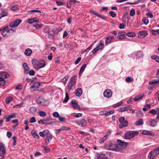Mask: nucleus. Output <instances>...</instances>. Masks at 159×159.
<instances>
[{"label":"nucleus","mask_w":159,"mask_h":159,"mask_svg":"<svg viewBox=\"0 0 159 159\" xmlns=\"http://www.w3.org/2000/svg\"><path fill=\"white\" fill-rule=\"evenodd\" d=\"M117 150L118 151L123 150L127 147L128 143L125 142L124 141H121L120 139L117 140Z\"/></svg>","instance_id":"1"},{"label":"nucleus","mask_w":159,"mask_h":159,"mask_svg":"<svg viewBox=\"0 0 159 159\" xmlns=\"http://www.w3.org/2000/svg\"><path fill=\"white\" fill-rule=\"evenodd\" d=\"M9 76L8 74L5 72H0V85L3 86L6 84L4 79Z\"/></svg>","instance_id":"2"},{"label":"nucleus","mask_w":159,"mask_h":159,"mask_svg":"<svg viewBox=\"0 0 159 159\" xmlns=\"http://www.w3.org/2000/svg\"><path fill=\"white\" fill-rule=\"evenodd\" d=\"M139 133L137 131H130L127 132L124 134V137L126 139H130L133 138L135 135L139 134Z\"/></svg>","instance_id":"3"},{"label":"nucleus","mask_w":159,"mask_h":159,"mask_svg":"<svg viewBox=\"0 0 159 159\" xmlns=\"http://www.w3.org/2000/svg\"><path fill=\"white\" fill-rule=\"evenodd\" d=\"M76 75H73L70 78V81L68 83L67 88L69 91L70 90L72 87L76 83Z\"/></svg>","instance_id":"4"},{"label":"nucleus","mask_w":159,"mask_h":159,"mask_svg":"<svg viewBox=\"0 0 159 159\" xmlns=\"http://www.w3.org/2000/svg\"><path fill=\"white\" fill-rule=\"evenodd\" d=\"M108 149L110 150L118 151L117 150V144L112 142L110 143L108 145Z\"/></svg>","instance_id":"5"},{"label":"nucleus","mask_w":159,"mask_h":159,"mask_svg":"<svg viewBox=\"0 0 159 159\" xmlns=\"http://www.w3.org/2000/svg\"><path fill=\"white\" fill-rule=\"evenodd\" d=\"M36 102L38 104L42 106H47L48 104V101L40 97L37 99Z\"/></svg>","instance_id":"6"},{"label":"nucleus","mask_w":159,"mask_h":159,"mask_svg":"<svg viewBox=\"0 0 159 159\" xmlns=\"http://www.w3.org/2000/svg\"><path fill=\"white\" fill-rule=\"evenodd\" d=\"M22 20L20 19H18L14 21H12L9 25V26L11 28H13L17 26L21 22Z\"/></svg>","instance_id":"7"},{"label":"nucleus","mask_w":159,"mask_h":159,"mask_svg":"<svg viewBox=\"0 0 159 159\" xmlns=\"http://www.w3.org/2000/svg\"><path fill=\"white\" fill-rule=\"evenodd\" d=\"M103 95L105 97L110 98L112 96V92L110 89H106L103 92Z\"/></svg>","instance_id":"8"},{"label":"nucleus","mask_w":159,"mask_h":159,"mask_svg":"<svg viewBox=\"0 0 159 159\" xmlns=\"http://www.w3.org/2000/svg\"><path fill=\"white\" fill-rule=\"evenodd\" d=\"M6 152V148L2 143H0V156H3Z\"/></svg>","instance_id":"9"},{"label":"nucleus","mask_w":159,"mask_h":159,"mask_svg":"<svg viewBox=\"0 0 159 159\" xmlns=\"http://www.w3.org/2000/svg\"><path fill=\"white\" fill-rule=\"evenodd\" d=\"M138 34L139 38H141L145 37L148 34L146 31L142 30L139 32Z\"/></svg>","instance_id":"10"},{"label":"nucleus","mask_w":159,"mask_h":159,"mask_svg":"<svg viewBox=\"0 0 159 159\" xmlns=\"http://www.w3.org/2000/svg\"><path fill=\"white\" fill-rule=\"evenodd\" d=\"M76 123L79 125H81L82 127L85 126L87 124L86 121L84 119H82L80 120L76 121Z\"/></svg>","instance_id":"11"},{"label":"nucleus","mask_w":159,"mask_h":159,"mask_svg":"<svg viewBox=\"0 0 159 159\" xmlns=\"http://www.w3.org/2000/svg\"><path fill=\"white\" fill-rule=\"evenodd\" d=\"M70 104L74 109H78L80 107L78 102L76 100H72L70 102Z\"/></svg>","instance_id":"12"},{"label":"nucleus","mask_w":159,"mask_h":159,"mask_svg":"<svg viewBox=\"0 0 159 159\" xmlns=\"http://www.w3.org/2000/svg\"><path fill=\"white\" fill-rule=\"evenodd\" d=\"M105 44L107 45L108 43H110L113 42L114 39V36H109L106 38Z\"/></svg>","instance_id":"13"},{"label":"nucleus","mask_w":159,"mask_h":159,"mask_svg":"<svg viewBox=\"0 0 159 159\" xmlns=\"http://www.w3.org/2000/svg\"><path fill=\"white\" fill-rule=\"evenodd\" d=\"M40 85L39 82L34 83L31 87V90L33 91H36L38 90V88Z\"/></svg>","instance_id":"14"},{"label":"nucleus","mask_w":159,"mask_h":159,"mask_svg":"<svg viewBox=\"0 0 159 159\" xmlns=\"http://www.w3.org/2000/svg\"><path fill=\"white\" fill-rule=\"evenodd\" d=\"M22 66L24 69V73L25 74H27L30 69L27 64L26 63H23Z\"/></svg>","instance_id":"15"},{"label":"nucleus","mask_w":159,"mask_h":159,"mask_svg":"<svg viewBox=\"0 0 159 159\" xmlns=\"http://www.w3.org/2000/svg\"><path fill=\"white\" fill-rule=\"evenodd\" d=\"M45 62L44 61H43V63H40L39 62H38V65L37 66H36V68L35 70H39L40 68H42L45 66Z\"/></svg>","instance_id":"16"},{"label":"nucleus","mask_w":159,"mask_h":159,"mask_svg":"<svg viewBox=\"0 0 159 159\" xmlns=\"http://www.w3.org/2000/svg\"><path fill=\"white\" fill-rule=\"evenodd\" d=\"M157 155L156 152L155 151L152 150L151 151L149 154V157L151 159H153L155 158L156 156Z\"/></svg>","instance_id":"17"},{"label":"nucleus","mask_w":159,"mask_h":159,"mask_svg":"<svg viewBox=\"0 0 159 159\" xmlns=\"http://www.w3.org/2000/svg\"><path fill=\"white\" fill-rule=\"evenodd\" d=\"M128 124L129 123L128 121L127 120H125V121L121 123L120 124L119 127L120 129H122L124 127L128 126Z\"/></svg>","instance_id":"18"},{"label":"nucleus","mask_w":159,"mask_h":159,"mask_svg":"<svg viewBox=\"0 0 159 159\" xmlns=\"http://www.w3.org/2000/svg\"><path fill=\"white\" fill-rule=\"evenodd\" d=\"M82 93V90L81 88H78L75 91L76 95L78 97H80Z\"/></svg>","instance_id":"19"},{"label":"nucleus","mask_w":159,"mask_h":159,"mask_svg":"<svg viewBox=\"0 0 159 159\" xmlns=\"http://www.w3.org/2000/svg\"><path fill=\"white\" fill-rule=\"evenodd\" d=\"M8 32H10L8 27L4 28L2 32V34L4 37L6 36Z\"/></svg>","instance_id":"20"},{"label":"nucleus","mask_w":159,"mask_h":159,"mask_svg":"<svg viewBox=\"0 0 159 159\" xmlns=\"http://www.w3.org/2000/svg\"><path fill=\"white\" fill-rule=\"evenodd\" d=\"M104 44L103 43L102 40H100L99 42V44L97 45L96 48L98 51L100 49H103L104 48Z\"/></svg>","instance_id":"21"},{"label":"nucleus","mask_w":159,"mask_h":159,"mask_svg":"<svg viewBox=\"0 0 159 159\" xmlns=\"http://www.w3.org/2000/svg\"><path fill=\"white\" fill-rule=\"evenodd\" d=\"M149 113L154 115L158 114L159 113V107L157 108L156 110L154 109H151L149 111Z\"/></svg>","instance_id":"22"},{"label":"nucleus","mask_w":159,"mask_h":159,"mask_svg":"<svg viewBox=\"0 0 159 159\" xmlns=\"http://www.w3.org/2000/svg\"><path fill=\"white\" fill-rule=\"evenodd\" d=\"M142 134L144 135H153L154 134L153 133H152L150 131L147 130H143L142 131Z\"/></svg>","instance_id":"23"},{"label":"nucleus","mask_w":159,"mask_h":159,"mask_svg":"<svg viewBox=\"0 0 159 159\" xmlns=\"http://www.w3.org/2000/svg\"><path fill=\"white\" fill-rule=\"evenodd\" d=\"M32 53V50L30 48L26 49L24 53L27 56H30Z\"/></svg>","instance_id":"24"},{"label":"nucleus","mask_w":159,"mask_h":159,"mask_svg":"<svg viewBox=\"0 0 159 159\" xmlns=\"http://www.w3.org/2000/svg\"><path fill=\"white\" fill-rule=\"evenodd\" d=\"M7 10H4L2 11V13L0 14V19L2 17L7 16Z\"/></svg>","instance_id":"25"},{"label":"nucleus","mask_w":159,"mask_h":159,"mask_svg":"<svg viewBox=\"0 0 159 159\" xmlns=\"http://www.w3.org/2000/svg\"><path fill=\"white\" fill-rule=\"evenodd\" d=\"M86 64H84L81 67L79 72V75H81L86 67Z\"/></svg>","instance_id":"26"},{"label":"nucleus","mask_w":159,"mask_h":159,"mask_svg":"<svg viewBox=\"0 0 159 159\" xmlns=\"http://www.w3.org/2000/svg\"><path fill=\"white\" fill-rule=\"evenodd\" d=\"M39 61L35 59H33L32 60V62L33 66L35 69L36 68V67L37 66L38 63Z\"/></svg>","instance_id":"27"},{"label":"nucleus","mask_w":159,"mask_h":159,"mask_svg":"<svg viewBox=\"0 0 159 159\" xmlns=\"http://www.w3.org/2000/svg\"><path fill=\"white\" fill-rule=\"evenodd\" d=\"M130 108V106L127 105L125 107H121L119 109V111H120V112L125 111L129 109Z\"/></svg>","instance_id":"28"},{"label":"nucleus","mask_w":159,"mask_h":159,"mask_svg":"<svg viewBox=\"0 0 159 159\" xmlns=\"http://www.w3.org/2000/svg\"><path fill=\"white\" fill-rule=\"evenodd\" d=\"M125 32H123L121 33H119L118 34V38L119 39H123L125 36Z\"/></svg>","instance_id":"29"},{"label":"nucleus","mask_w":159,"mask_h":159,"mask_svg":"<svg viewBox=\"0 0 159 159\" xmlns=\"http://www.w3.org/2000/svg\"><path fill=\"white\" fill-rule=\"evenodd\" d=\"M52 137L51 135H48L47 136L45 139V142L46 144H48L49 143L50 141L52 140Z\"/></svg>","instance_id":"30"},{"label":"nucleus","mask_w":159,"mask_h":159,"mask_svg":"<svg viewBox=\"0 0 159 159\" xmlns=\"http://www.w3.org/2000/svg\"><path fill=\"white\" fill-rule=\"evenodd\" d=\"M149 84L150 85H152L153 84H159V79L157 80L155 79L151 81H149Z\"/></svg>","instance_id":"31"},{"label":"nucleus","mask_w":159,"mask_h":159,"mask_svg":"<svg viewBox=\"0 0 159 159\" xmlns=\"http://www.w3.org/2000/svg\"><path fill=\"white\" fill-rule=\"evenodd\" d=\"M69 76L67 75L61 80V82L64 85H65L66 84V81L69 78Z\"/></svg>","instance_id":"32"},{"label":"nucleus","mask_w":159,"mask_h":159,"mask_svg":"<svg viewBox=\"0 0 159 159\" xmlns=\"http://www.w3.org/2000/svg\"><path fill=\"white\" fill-rule=\"evenodd\" d=\"M35 22H38L36 18L29 19L28 21V22L30 24Z\"/></svg>","instance_id":"33"},{"label":"nucleus","mask_w":159,"mask_h":159,"mask_svg":"<svg viewBox=\"0 0 159 159\" xmlns=\"http://www.w3.org/2000/svg\"><path fill=\"white\" fill-rule=\"evenodd\" d=\"M48 38L50 39H53L54 38V33L49 31V32L47 33Z\"/></svg>","instance_id":"34"},{"label":"nucleus","mask_w":159,"mask_h":159,"mask_svg":"<svg viewBox=\"0 0 159 159\" xmlns=\"http://www.w3.org/2000/svg\"><path fill=\"white\" fill-rule=\"evenodd\" d=\"M114 113V110H111L109 111H106V113L105 114V116H108Z\"/></svg>","instance_id":"35"},{"label":"nucleus","mask_w":159,"mask_h":159,"mask_svg":"<svg viewBox=\"0 0 159 159\" xmlns=\"http://www.w3.org/2000/svg\"><path fill=\"white\" fill-rule=\"evenodd\" d=\"M150 126L152 127L155 126L157 124V122L154 120H152L149 121Z\"/></svg>","instance_id":"36"},{"label":"nucleus","mask_w":159,"mask_h":159,"mask_svg":"<svg viewBox=\"0 0 159 159\" xmlns=\"http://www.w3.org/2000/svg\"><path fill=\"white\" fill-rule=\"evenodd\" d=\"M151 31L152 34L155 35L159 34V30H151Z\"/></svg>","instance_id":"37"},{"label":"nucleus","mask_w":159,"mask_h":159,"mask_svg":"<svg viewBox=\"0 0 159 159\" xmlns=\"http://www.w3.org/2000/svg\"><path fill=\"white\" fill-rule=\"evenodd\" d=\"M125 80L128 83L132 82L134 81V79L131 77L129 76L125 78Z\"/></svg>","instance_id":"38"},{"label":"nucleus","mask_w":159,"mask_h":159,"mask_svg":"<svg viewBox=\"0 0 159 159\" xmlns=\"http://www.w3.org/2000/svg\"><path fill=\"white\" fill-rule=\"evenodd\" d=\"M31 134L33 135V136L35 138H37L39 139V136L38 134L36 133L35 131L34 130H33L31 131Z\"/></svg>","instance_id":"39"},{"label":"nucleus","mask_w":159,"mask_h":159,"mask_svg":"<svg viewBox=\"0 0 159 159\" xmlns=\"http://www.w3.org/2000/svg\"><path fill=\"white\" fill-rule=\"evenodd\" d=\"M97 157L100 159H107V157H105V154H98L97 156Z\"/></svg>","instance_id":"40"},{"label":"nucleus","mask_w":159,"mask_h":159,"mask_svg":"<svg viewBox=\"0 0 159 159\" xmlns=\"http://www.w3.org/2000/svg\"><path fill=\"white\" fill-rule=\"evenodd\" d=\"M12 97L11 96L8 97L5 100V102L6 104L9 103L12 100Z\"/></svg>","instance_id":"41"},{"label":"nucleus","mask_w":159,"mask_h":159,"mask_svg":"<svg viewBox=\"0 0 159 159\" xmlns=\"http://www.w3.org/2000/svg\"><path fill=\"white\" fill-rule=\"evenodd\" d=\"M69 96L68 95V93H66V97L65 98V99L63 101V103H65L67 102L68 100H69Z\"/></svg>","instance_id":"42"},{"label":"nucleus","mask_w":159,"mask_h":159,"mask_svg":"<svg viewBox=\"0 0 159 159\" xmlns=\"http://www.w3.org/2000/svg\"><path fill=\"white\" fill-rule=\"evenodd\" d=\"M151 58L152 59L155 60L157 62H159V56L156 55L152 56Z\"/></svg>","instance_id":"43"},{"label":"nucleus","mask_w":159,"mask_h":159,"mask_svg":"<svg viewBox=\"0 0 159 159\" xmlns=\"http://www.w3.org/2000/svg\"><path fill=\"white\" fill-rule=\"evenodd\" d=\"M127 35L129 37H133L135 36V34L133 32H130L127 33Z\"/></svg>","instance_id":"44"},{"label":"nucleus","mask_w":159,"mask_h":159,"mask_svg":"<svg viewBox=\"0 0 159 159\" xmlns=\"http://www.w3.org/2000/svg\"><path fill=\"white\" fill-rule=\"evenodd\" d=\"M143 53L142 51H140L137 52L136 55L139 58L143 56Z\"/></svg>","instance_id":"45"},{"label":"nucleus","mask_w":159,"mask_h":159,"mask_svg":"<svg viewBox=\"0 0 159 159\" xmlns=\"http://www.w3.org/2000/svg\"><path fill=\"white\" fill-rule=\"evenodd\" d=\"M18 8H19L18 6L17 5H14L13 6H12L11 7V9L12 11H15L17 10Z\"/></svg>","instance_id":"46"},{"label":"nucleus","mask_w":159,"mask_h":159,"mask_svg":"<svg viewBox=\"0 0 159 159\" xmlns=\"http://www.w3.org/2000/svg\"><path fill=\"white\" fill-rule=\"evenodd\" d=\"M143 120H139L137 121L136 122L135 125H141L143 124Z\"/></svg>","instance_id":"47"},{"label":"nucleus","mask_w":159,"mask_h":159,"mask_svg":"<svg viewBox=\"0 0 159 159\" xmlns=\"http://www.w3.org/2000/svg\"><path fill=\"white\" fill-rule=\"evenodd\" d=\"M33 26L35 27L37 29H39L42 27V24H35L33 25Z\"/></svg>","instance_id":"48"},{"label":"nucleus","mask_w":159,"mask_h":159,"mask_svg":"<svg viewBox=\"0 0 159 159\" xmlns=\"http://www.w3.org/2000/svg\"><path fill=\"white\" fill-rule=\"evenodd\" d=\"M123 103V102L122 101H121L119 102H117V103L113 105V107H118L120 106Z\"/></svg>","instance_id":"49"},{"label":"nucleus","mask_w":159,"mask_h":159,"mask_svg":"<svg viewBox=\"0 0 159 159\" xmlns=\"http://www.w3.org/2000/svg\"><path fill=\"white\" fill-rule=\"evenodd\" d=\"M30 110L31 112L33 113L35 112L37 110V109L34 107H30Z\"/></svg>","instance_id":"50"},{"label":"nucleus","mask_w":159,"mask_h":159,"mask_svg":"<svg viewBox=\"0 0 159 159\" xmlns=\"http://www.w3.org/2000/svg\"><path fill=\"white\" fill-rule=\"evenodd\" d=\"M107 137L106 136H104L101 139H100L99 141V142L100 143H103L107 139Z\"/></svg>","instance_id":"51"},{"label":"nucleus","mask_w":159,"mask_h":159,"mask_svg":"<svg viewBox=\"0 0 159 159\" xmlns=\"http://www.w3.org/2000/svg\"><path fill=\"white\" fill-rule=\"evenodd\" d=\"M143 97V96L141 95L140 97L139 96H138L136 97L135 98H134V100L135 102H136L138 100L141 99Z\"/></svg>","instance_id":"52"},{"label":"nucleus","mask_w":159,"mask_h":159,"mask_svg":"<svg viewBox=\"0 0 159 159\" xmlns=\"http://www.w3.org/2000/svg\"><path fill=\"white\" fill-rule=\"evenodd\" d=\"M109 14L110 15L113 17H115L116 16V14L112 11H110L109 12Z\"/></svg>","instance_id":"53"},{"label":"nucleus","mask_w":159,"mask_h":159,"mask_svg":"<svg viewBox=\"0 0 159 159\" xmlns=\"http://www.w3.org/2000/svg\"><path fill=\"white\" fill-rule=\"evenodd\" d=\"M135 14V11L134 9H132L130 12V15L131 16H134Z\"/></svg>","instance_id":"54"},{"label":"nucleus","mask_w":159,"mask_h":159,"mask_svg":"<svg viewBox=\"0 0 159 159\" xmlns=\"http://www.w3.org/2000/svg\"><path fill=\"white\" fill-rule=\"evenodd\" d=\"M39 115L41 116H46V113L43 111H41L39 112Z\"/></svg>","instance_id":"55"},{"label":"nucleus","mask_w":159,"mask_h":159,"mask_svg":"<svg viewBox=\"0 0 159 159\" xmlns=\"http://www.w3.org/2000/svg\"><path fill=\"white\" fill-rule=\"evenodd\" d=\"M56 2L57 5L58 6L63 5L64 4V2H59L57 0L56 1Z\"/></svg>","instance_id":"56"},{"label":"nucleus","mask_w":159,"mask_h":159,"mask_svg":"<svg viewBox=\"0 0 159 159\" xmlns=\"http://www.w3.org/2000/svg\"><path fill=\"white\" fill-rule=\"evenodd\" d=\"M142 21H143L144 23L146 25L148 24L149 22L148 20L145 18H143V19Z\"/></svg>","instance_id":"57"},{"label":"nucleus","mask_w":159,"mask_h":159,"mask_svg":"<svg viewBox=\"0 0 159 159\" xmlns=\"http://www.w3.org/2000/svg\"><path fill=\"white\" fill-rule=\"evenodd\" d=\"M96 16L99 17V18H102L103 20H105L106 18L104 16H102L101 14H98V13H97V15H96Z\"/></svg>","instance_id":"58"},{"label":"nucleus","mask_w":159,"mask_h":159,"mask_svg":"<svg viewBox=\"0 0 159 159\" xmlns=\"http://www.w3.org/2000/svg\"><path fill=\"white\" fill-rule=\"evenodd\" d=\"M34 71L33 70H30L29 72H28V73L29 75L31 76H33L34 75Z\"/></svg>","instance_id":"59"},{"label":"nucleus","mask_w":159,"mask_h":159,"mask_svg":"<svg viewBox=\"0 0 159 159\" xmlns=\"http://www.w3.org/2000/svg\"><path fill=\"white\" fill-rule=\"evenodd\" d=\"M44 32L45 33H48L49 32V29L48 27H46L45 28H44Z\"/></svg>","instance_id":"60"},{"label":"nucleus","mask_w":159,"mask_h":159,"mask_svg":"<svg viewBox=\"0 0 159 159\" xmlns=\"http://www.w3.org/2000/svg\"><path fill=\"white\" fill-rule=\"evenodd\" d=\"M62 29V28L61 27H60L58 28L55 30L54 33H58L59 32L61 31Z\"/></svg>","instance_id":"61"},{"label":"nucleus","mask_w":159,"mask_h":159,"mask_svg":"<svg viewBox=\"0 0 159 159\" xmlns=\"http://www.w3.org/2000/svg\"><path fill=\"white\" fill-rule=\"evenodd\" d=\"M59 120L61 121H66V119L64 117H61L60 116L58 117Z\"/></svg>","instance_id":"62"},{"label":"nucleus","mask_w":159,"mask_h":159,"mask_svg":"<svg viewBox=\"0 0 159 159\" xmlns=\"http://www.w3.org/2000/svg\"><path fill=\"white\" fill-rule=\"evenodd\" d=\"M36 121V120L35 117H32L30 119V123H31L35 122Z\"/></svg>","instance_id":"63"},{"label":"nucleus","mask_w":159,"mask_h":159,"mask_svg":"<svg viewBox=\"0 0 159 159\" xmlns=\"http://www.w3.org/2000/svg\"><path fill=\"white\" fill-rule=\"evenodd\" d=\"M53 116L55 117H58L59 116V113L57 112H55L53 114Z\"/></svg>","instance_id":"64"}]
</instances>
